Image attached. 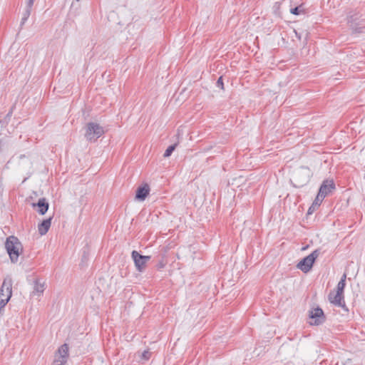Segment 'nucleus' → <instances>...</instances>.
I'll return each instance as SVG.
<instances>
[{"label":"nucleus","mask_w":365,"mask_h":365,"mask_svg":"<svg viewBox=\"0 0 365 365\" xmlns=\"http://www.w3.org/2000/svg\"><path fill=\"white\" fill-rule=\"evenodd\" d=\"M5 248L11 262H17L19 257L23 250V247L19 240L14 235L9 236L6 238Z\"/></svg>","instance_id":"1"},{"label":"nucleus","mask_w":365,"mask_h":365,"mask_svg":"<svg viewBox=\"0 0 365 365\" xmlns=\"http://www.w3.org/2000/svg\"><path fill=\"white\" fill-rule=\"evenodd\" d=\"M312 176V170L307 166H302L294 172L292 182L294 187H302L308 183Z\"/></svg>","instance_id":"2"},{"label":"nucleus","mask_w":365,"mask_h":365,"mask_svg":"<svg viewBox=\"0 0 365 365\" xmlns=\"http://www.w3.org/2000/svg\"><path fill=\"white\" fill-rule=\"evenodd\" d=\"M320 254V251L319 250H315L308 256L303 258L301 261H299L297 265V267L302 270L304 273L309 272L315 260L319 257Z\"/></svg>","instance_id":"3"},{"label":"nucleus","mask_w":365,"mask_h":365,"mask_svg":"<svg viewBox=\"0 0 365 365\" xmlns=\"http://www.w3.org/2000/svg\"><path fill=\"white\" fill-rule=\"evenodd\" d=\"M104 133L103 128L98 123H88L86 125L85 137L88 140H96Z\"/></svg>","instance_id":"4"},{"label":"nucleus","mask_w":365,"mask_h":365,"mask_svg":"<svg viewBox=\"0 0 365 365\" xmlns=\"http://www.w3.org/2000/svg\"><path fill=\"white\" fill-rule=\"evenodd\" d=\"M131 257L137 270L140 272L145 269L147 262L150 259V256L142 255L135 250L132 252Z\"/></svg>","instance_id":"5"},{"label":"nucleus","mask_w":365,"mask_h":365,"mask_svg":"<svg viewBox=\"0 0 365 365\" xmlns=\"http://www.w3.org/2000/svg\"><path fill=\"white\" fill-rule=\"evenodd\" d=\"M68 358V346L64 344L60 346L55 355L53 365H65Z\"/></svg>","instance_id":"6"},{"label":"nucleus","mask_w":365,"mask_h":365,"mask_svg":"<svg viewBox=\"0 0 365 365\" xmlns=\"http://www.w3.org/2000/svg\"><path fill=\"white\" fill-rule=\"evenodd\" d=\"M309 318L312 319L309 324L317 326L324 323L326 319L323 310L319 307L312 309L309 312Z\"/></svg>","instance_id":"7"},{"label":"nucleus","mask_w":365,"mask_h":365,"mask_svg":"<svg viewBox=\"0 0 365 365\" xmlns=\"http://www.w3.org/2000/svg\"><path fill=\"white\" fill-rule=\"evenodd\" d=\"M12 279L11 277L7 276L3 282L1 287L0 289V299L7 298L9 296V299L12 294Z\"/></svg>","instance_id":"8"},{"label":"nucleus","mask_w":365,"mask_h":365,"mask_svg":"<svg viewBox=\"0 0 365 365\" xmlns=\"http://www.w3.org/2000/svg\"><path fill=\"white\" fill-rule=\"evenodd\" d=\"M328 299L331 304H334L335 306L341 307L346 311H348V309L345 304L344 296H341L339 293L331 292L328 295Z\"/></svg>","instance_id":"9"},{"label":"nucleus","mask_w":365,"mask_h":365,"mask_svg":"<svg viewBox=\"0 0 365 365\" xmlns=\"http://www.w3.org/2000/svg\"><path fill=\"white\" fill-rule=\"evenodd\" d=\"M150 186L148 183H144L137 188L135 193V199L139 201L145 200L150 192Z\"/></svg>","instance_id":"10"},{"label":"nucleus","mask_w":365,"mask_h":365,"mask_svg":"<svg viewBox=\"0 0 365 365\" xmlns=\"http://www.w3.org/2000/svg\"><path fill=\"white\" fill-rule=\"evenodd\" d=\"M334 188L335 185L333 180H324L319 190V196L326 197Z\"/></svg>","instance_id":"11"},{"label":"nucleus","mask_w":365,"mask_h":365,"mask_svg":"<svg viewBox=\"0 0 365 365\" xmlns=\"http://www.w3.org/2000/svg\"><path fill=\"white\" fill-rule=\"evenodd\" d=\"M32 206H33V207H38V209L37 212L40 215H43L46 214V212L48 211L49 204L46 201V198L43 197V198H40L38 200L37 203H33Z\"/></svg>","instance_id":"12"},{"label":"nucleus","mask_w":365,"mask_h":365,"mask_svg":"<svg viewBox=\"0 0 365 365\" xmlns=\"http://www.w3.org/2000/svg\"><path fill=\"white\" fill-rule=\"evenodd\" d=\"M46 283L39 279H36L34 282L33 295L41 296L45 290Z\"/></svg>","instance_id":"13"},{"label":"nucleus","mask_w":365,"mask_h":365,"mask_svg":"<svg viewBox=\"0 0 365 365\" xmlns=\"http://www.w3.org/2000/svg\"><path fill=\"white\" fill-rule=\"evenodd\" d=\"M52 217L43 220L38 226V231L41 235H46L51 225Z\"/></svg>","instance_id":"14"},{"label":"nucleus","mask_w":365,"mask_h":365,"mask_svg":"<svg viewBox=\"0 0 365 365\" xmlns=\"http://www.w3.org/2000/svg\"><path fill=\"white\" fill-rule=\"evenodd\" d=\"M290 13L294 15H299L301 14H304V9L303 7V4H301L299 6L291 9Z\"/></svg>","instance_id":"15"},{"label":"nucleus","mask_w":365,"mask_h":365,"mask_svg":"<svg viewBox=\"0 0 365 365\" xmlns=\"http://www.w3.org/2000/svg\"><path fill=\"white\" fill-rule=\"evenodd\" d=\"M177 144L170 145L165 151L163 156L168 158L171 155L172 153L175 150Z\"/></svg>","instance_id":"16"},{"label":"nucleus","mask_w":365,"mask_h":365,"mask_svg":"<svg viewBox=\"0 0 365 365\" xmlns=\"http://www.w3.org/2000/svg\"><path fill=\"white\" fill-rule=\"evenodd\" d=\"M325 197L324 196H319V192H318L317 196L316 197L312 207H317L319 206L322 200H324Z\"/></svg>","instance_id":"17"},{"label":"nucleus","mask_w":365,"mask_h":365,"mask_svg":"<svg viewBox=\"0 0 365 365\" xmlns=\"http://www.w3.org/2000/svg\"><path fill=\"white\" fill-rule=\"evenodd\" d=\"M31 9L26 8V10L24 13V16L21 19V24H24L25 23V21L28 19V18L29 17V16L31 14Z\"/></svg>","instance_id":"18"},{"label":"nucleus","mask_w":365,"mask_h":365,"mask_svg":"<svg viewBox=\"0 0 365 365\" xmlns=\"http://www.w3.org/2000/svg\"><path fill=\"white\" fill-rule=\"evenodd\" d=\"M346 274H344L342 275L340 281L339 282L336 287H339V289L340 288H344V289L345 285H346Z\"/></svg>","instance_id":"19"},{"label":"nucleus","mask_w":365,"mask_h":365,"mask_svg":"<svg viewBox=\"0 0 365 365\" xmlns=\"http://www.w3.org/2000/svg\"><path fill=\"white\" fill-rule=\"evenodd\" d=\"M150 356H151V352L149 351L148 350H145L141 354V359L145 360V361H147V360H148L150 358Z\"/></svg>","instance_id":"20"},{"label":"nucleus","mask_w":365,"mask_h":365,"mask_svg":"<svg viewBox=\"0 0 365 365\" xmlns=\"http://www.w3.org/2000/svg\"><path fill=\"white\" fill-rule=\"evenodd\" d=\"M9 301V296L7 298L0 299V309H3Z\"/></svg>","instance_id":"21"},{"label":"nucleus","mask_w":365,"mask_h":365,"mask_svg":"<svg viewBox=\"0 0 365 365\" xmlns=\"http://www.w3.org/2000/svg\"><path fill=\"white\" fill-rule=\"evenodd\" d=\"M216 86L222 90H224V83L222 76H220L216 82Z\"/></svg>","instance_id":"22"},{"label":"nucleus","mask_w":365,"mask_h":365,"mask_svg":"<svg viewBox=\"0 0 365 365\" xmlns=\"http://www.w3.org/2000/svg\"><path fill=\"white\" fill-rule=\"evenodd\" d=\"M34 0H27L26 1V8L31 9L34 5Z\"/></svg>","instance_id":"23"},{"label":"nucleus","mask_w":365,"mask_h":365,"mask_svg":"<svg viewBox=\"0 0 365 365\" xmlns=\"http://www.w3.org/2000/svg\"><path fill=\"white\" fill-rule=\"evenodd\" d=\"M357 19V17H355L354 15L349 14L347 16L348 22L353 21L354 20Z\"/></svg>","instance_id":"24"},{"label":"nucleus","mask_w":365,"mask_h":365,"mask_svg":"<svg viewBox=\"0 0 365 365\" xmlns=\"http://www.w3.org/2000/svg\"><path fill=\"white\" fill-rule=\"evenodd\" d=\"M164 267H165V263L163 261L159 262L157 264V267L158 269H163Z\"/></svg>","instance_id":"25"},{"label":"nucleus","mask_w":365,"mask_h":365,"mask_svg":"<svg viewBox=\"0 0 365 365\" xmlns=\"http://www.w3.org/2000/svg\"><path fill=\"white\" fill-rule=\"evenodd\" d=\"M344 288H340L339 289V287H336V293H339L341 296H344Z\"/></svg>","instance_id":"26"},{"label":"nucleus","mask_w":365,"mask_h":365,"mask_svg":"<svg viewBox=\"0 0 365 365\" xmlns=\"http://www.w3.org/2000/svg\"><path fill=\"white\" fill-rule=\"evenodd\" d=\"M315 207H310L308 210V214H311L312 212V208L314 209Z\"/></svg>","instance_id":"27"},{"label":"nucleus","mask_w":365,"mask_h":365,"mask_svg":"<svg viewBox=\"0 0 365 365\" xmlns=\"http://www.w3.org/2000/svg\"><path fill=\"white\" fill-rule=\"evenodd\" d=\"M20 158H25V155H21L20 156Z\"/></svg>","instance_id":"28"},{"label":"nucleus","mask_w":365,"mask_h":365,"mask_svg":"<svg viewBox=\"0 0 365 365\" xmlns=\"http://www.w3.org/2000/svg\"><path fill=\"white\" fill-rule=\"evenodd\" d=\"M3 309H0V315L2 314Z\"/></svg>","instance_id":"29"}]
</instances>
